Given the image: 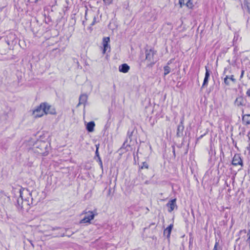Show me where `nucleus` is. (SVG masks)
I'll use <instances>...</instances> for the list:
<instances>
[{"label": "nucleus", "instance_id": "obj_1", "mask_svg": "<svg viewBox=\"0 0 250 250\" xmlns=\"http://www.w3.org/2000/svg\"><path fill=\"white\" fill-rule=\"evenodd\" d=\"M20 197L17 200L16 207L19 210H28L29 206L35 204L33 194H36V191L30 192L28 189L21 188L19 191Z\"/></svg>", "mask_w": 250, "mask_h": 250}, {"label": "nucleus", "instance_id": "obj_2", "mask_svg": "<svg viewBox=\"0 0 250 250\" xmlns=\"http://www.w3.org/2000/svg\"><path fill=\"white\" fill-rule=\"evenodd\" d=\"M37 149L36 150L37 153L43 156L47 155L48 152L47 145L45 142H40L39 146H37Z\"/></svg>", "mask_w": 250, "mask_h": 250}, {"label": "nucleus", "instance_id": "obj_3", "mask_svg": "<svg viewBox=\"0 0 250 250\" xmlns=\"http://www.w3.org/2000/svg\"><path fill=\"white\" fill-rule=\"evenodd\" d=\"M83 214H85V216L81 220L80 223L81 224L89 223L90 221L94 219L96 215V214L91 211H88L87 212L84 211Z\"/></svg>", "mask_w": 250, "mask_h": 250}, {"label": "nucleus", "instance_id": "obj_4", "mask_svg": "<svg viewBox=\"0 0 250 250\" xmlns=\"http://www.w3.org/2000/svg\"><path fill=\"white\" fill-rule=\"evenodd\" d=\"M43 107L45 106L42 103L33 111V114L35 118L41 117L45 114V109Z\"/></svg>", "mask_w": 250, "mask_h": 250}, {"label": "nucleus", "instance_id": "obj_5", "mask_svg": "<svg viewBox=\"0 0 250 250\" xmlns=\"http://www.w3.org/2000/svg\"><path fill=\"white\" fill-rule=\"evenodd\" d=\"M155 53V51L152 49H146L145 52L146 60L154 64L156 62V60L154 59Z\"/></svg>", "mask_w": 250, "mask_h": 250}, {"label": "nucleus", "instance_id": "obj_6", "mask_svg": "<svg viewBox=\"0 0 250 250\" xmlns=\"http://www.w3.org/2000/svg\"><path fill=\"white\" fill-rule=\"evenodd\" d=\"M242 160L238 154H235L232 161V164L234 166L241 165L242 166Z\"/></svg>", "mask_w": 250, "mask_h": 250}, {"label": "nucleus", "instance_id": "obj_7", "mask_svg": "<svg viewBox=\"0 0 250 250\" xmlns=\"http://www.w3.org/2000/svg\"><path fill=\"white\" fill-rule=\"evenodd\" d=\"M167 206L169 208L168 211L169 212H171L172 211H173L175 208H177V207L176 204V199L170 200L167 204Z\"/></svg>", "mask_w": 250, "mask_h": 250}, {"label": "nucleus", "instance_id": "obj_8", "mask_svg": "<svg viewBox=\"0 0 250 250\" xmlns=\"http://www.w3.org/2000/svg\"><path fill=\"white\" fill-rule=\"evenodd\" d=\"M43 104L44 105V106H45V107L44 108L45 109V111L44 112L45 114H54L55 113V110L54 108H52L50 105L46 103Z\"/></svg>", "mask_w": 250, "mask_h": 250}, {"label": "nucleus", "instance_id": "obj_9", "mask_svg": "<svg viewBox=\"0 0 250 250\" xmlns=\"http://www.w3.org/2000/svg\"><path fill=\"white\" fill-rule=\"evenodd\" d=\"M210 76L209 71L207 67H206V73L205 77L202 86V88H203L204 86H207L208 84V78Z\"/></svg>", "mask_w": 250, "mask_h": 250}, {"label": "nucleus", "instance_id": "obj_10", "mask_svg": "<svg viewBox=\"0 0 250 250\" xmlns=\"http://www.w3.org/2000/svg\"><path fill=\"white\" fill-rule=\"evenodd\" d=\"M184 126L183 125V119L181 120L180 124L178 125L177 129V135L180 136L182 135Z\"/></svg>", "mask_w": 250, "mask_h": 250}, {"label": "nucleus", "instance_id": "obj_11", "mask_svg": "<svg viewBox=\"0 0 250 250\" xmlns=\"http://www.w3.org/2000/svg\"><path fill=\"white\" fill-rule=\"evenodd\" d=\"M129 68V66L126 63H124L119 66V70L120 72L125 73L128 71Z\"/></svg>", "mask_w": 250, "mask_h": 250}, {"label": "nucleus", "instance_id": "obj_12", "mask_svg": "<svg viewBox=\"0 0 250 250\" xmlns=\"http://www.w3.org/2000/svg\"><path fill=\"white\" fill-rule=\"evenodd\" d=\"M173 228V225L170 224L168 227H167L164 231V234L166 235L167 238L170 237L172 229Z\"/></svg>", "mask_w": 250, "mask_h": 250}, {"label": "nucleus", "instance_id": "obj_13", "mask_svg": "<svg viewBox=\"0 0 250 250\" xmlns=\"http://www.w3.org/2000/svg\"><path fill=\"white\" fill-rule=\"evenodd\" d=\"M95 125V123L93 121L87 123L86 125V129L89 132H93L94 128Z\"/></svg>", "mask_w": 250, "mask_h": 250}, {"label": "nucleus", "instance_id": "obj_14", "mask_svg": "<svg viewBox=\"0 0 250 250\" xmlns=\"http://www.w3.org/2000/svg\"><path fill=\"white\" fill-rule=\"evenodd\" d=\"M242 121L246 125L250 124V114H246L243 116Z\"/></svg>", "mask_w": 250, "mask_h": 250}, {"label": "nucleus", "instance_id": "obj_15", "mask_svg": "<svg viewBox=\"0 0 250 250\" xmlns=\"http://www.w3.org/2000/svg\"><path fill=\"white\" fill-rule=\"evenodd\" d=\"M87 99V96L86 94H82L79 98V104H84Z\"/></svg>", "mask_w": 250, "mask_h": 250}, {"label": "nucleus", "instance_id": "obj_16", "mask_svg": "<svg viewBox=\"0 0 250 250\" xmlns=\"http://www.w3.org/2000/svg\"><path fill=\"white\" fill-rule=\"evenodd\" d=\"M243 103H244V100H243V98L241 97H239L236 98V99L235 101V104L237 106L243 105Z\"/></svg>", "mask_w": 250, "mask_h": 250}, {"label": "nucleus", "instance_id": "obj_17", "mask_svg": "<svg viewBox=\"0 0 250 250\" xmlns=\"http://www.w3.org/2000/svg\"><path fill=\"white\" fill-rule=\"evenodd\" d=\"M164 75L166 76L168 74H169L170 73L171 69H170V67L167 65L164 67Z\"/></svg>", "mask_w": 250, "mask_h": 250}, {"label": "nucleus", "instance_id": "obj_18", "mask_svg": "<svg viewBox=\"0 0 250 250\" xmlns=\"http://www.w3.org/2000/svg\"><path fill=\"white\" fill-rule=\"evenodd\" d=\"M109 42H110V38H109V37H107L104 38L103 40V46H104L105 45L108 44Z\"/></svg>", "mask_w": 250, "mask_h": 250}, {"label": "nucleus", "instance_id": "obj_19", "mask_svg": "<svg viewBox=\"0 0 250 250\" xmlns=\"http://www.w3.org/2000/svg\"><path fill=\"white\" fill-rule=\"evenodd\" d=\"M244 4L246 5L248 11L250 14V0H245Z\"/></svg>", "mask_w": 250, "mask_h": 250}, {"label": "nucleus", "instance_id": "obj_20", "mask_svg": "<svg viewBox=\"0 0 250 250\" xmlns=\"http://www.w3.org/2000/svg\"><path fill=\"white\" fill-rule=\"evenodd\" d=\"M104 46V48H103V54H105L106 51L107 50H108V51H110V45L109 44H107V45H105Z\"/></svg>", "mask_w": 250, "mask_h": 250}, {"label": "nucleus", "instance_id": "obj_21", "mask_svg": "<svg viewBox=\"0 0 250 250\" xmlns=\"http://www.w3.org/2000/svg\"><path fill=\"white\" fill-rule=\"evenodd\" d=\"M186 6L189 8H192L193 4L191 0H188L186 3Z\"/></svg>", "mask_w": 250, "mask_h": 250}, {"label": "nucleus", "instance_id": "obj_22", "mask_svg": "<svg viewBox=\"0 0 250 250\" xmlns=\"http://www.w3.org/2000/svg\"><path fill=\"white\" fill-rule=\"evenodd\" d=\"M247 236V239L246 240V242L249 245L250 247V229L249 230Z\"/></svg>", "mask_w": 250, "mask_h": 250}, {"label": "nucleus", "instance_id": "obj_23", "mask_svg": "<svg viewBox=\"0 0 250 250\" xmlns=\"http://www.w3.org/2000/svg\"><path fill=\"white\" fill-rule=\"evenodd\" d=\"M47 230H57V229H60V227H50V226H47Z\"/></svg>", "mask_w": 250, "mask_h": 250}, {"label": "nucleus", "instance_id": "obj_24", "mask_svg": "<svg viewBox=\"0 0 250 250\" xmlns=\"http://www.w3.org/2000/svg\"><path fill=\"white\" fill-rule=\"evenodd\" d=\"M229 78V77L228 76H227L224 79V83L226 85H228L229 84V83L228 80Z\"/></svg>", "mask_w": 250, "mask_h": 250}, {"label": "nucleus", "instance_id": "obj_25", "mask_svg": "<svg viewBox=\"0 0 250 250\" xmlns=\"http://www.w3.org/2000/svg\"><path fill=\"white\" fill-rule=\"evenodd\" d=\"M148 165L146 162H143L142 164V166L141 167V168H148Z\"/></svg>", "mask_w": 250, "mask_h": 250}, {"label": "nucleus", "instance_id": "obj_26", "mask_svg": "<svg viewBox=\"0 0 250 250\" xmlns=\"http://www.w3.org/2000/svg\"><path fill=\"white\" fill-rule=\"evenodd\" d=\"M98 149H99L98 146H96V150L95 152V154H96V156L99 158V157H100V155H99V153L98 152Z\"/></svg>", "mask_w": 250, "mask_h": 250}, {"label": "nucleus", "instance_id": "obj_27", "mask_svg": "<svg viewBox=\"0 0 250 250\" xmlns=\"http://www.w3.org/2000/svg\"><path fill=\"white\" fill-rule=\"evenodd\" d=\"M218 243L216 242L213 250H219L218 249Z\"/></svg>", "mask_w": 250, "mask_h": 250}, {"label": "nucleus", "instance_id": "obj_28", "mask_svg": "<svg viewBox=\"0 0 250 250\" xmlns=\"http://www.w3.org/2000/svg\"><path fill=\"white\" fill-rule=\"evenodd\" d=\"M229 79L231 80L234 83L235 82V81H236L235 79L234 78L233 75H231Z\"/></svg>", "mask_w": 250, "mask_h": 250}, {"label": "nucleus", "instance_id": "obj_29", "mask_svg": "<svg viewBox=\"0 0 250 250\" xmlns=\"http://www.w3.org/2000/svg\"><path fill=\"white\" fill-rule=\"evenodd\" d=\"M103 1L106 4H109L111 2L112 0H103Z\"/></svg>", "mask_w": 250, "mask_h": 250}, {"label": "nucleus", "instance_id": "obj_30", "mask_svg": "<svg viewBox=\"0 0 250 250\" xmlns=\"http://www.w3.org/2000/svg\"><path fill=\"white\" fill-rule=\"evenodd\" d=\"M184 0H179V4H180L181 7H182V5L184 4Z\"/></svg>", "mask_w": 250, "mask_h": 250}, {"label": "nucleus", "instance_id": "obj_31", "mask_svg": "<svg viewBox=\"0 0 250 250\" xmlns=\"http://www.w3.org/2000/svg\"><path fill=\"white\" fill-rule=\"evenodd\" d=\"M245 71L244 70H241V74L240 75V79H242L244 76Z\"/></svg>", "mask_w": 250, "mask_h": 250}, {"label": "nucleus", "instance_id": "obj_32", "mask_svg": "<svg viewBox=\"0 0 250 250\" xmlns=\"http://www.w3.org/2000/svg\"><path fill=\"white\" fill-rule=\"evenodd\" d=\"M246 94L248 96L250 97V88L247 91Z\"/></svg>", "mask_w": 250, "mask_h": 250}, {"label": "nucleus", "instance_id": "obj_33", "mask_svg": "<svg viewBox=\"0 0 250 250\" xmlns=\"http://www.w3.org/2000/svg\"><path fill=\"white\" fill-rule=\"evenodd\" d=\"M95 20H96V17H94V19H93V22H92V23L91 24V25H94L95 23Z\"/></svg>", "mask_w": 250, "mask_h": 250}, {"label": "nucleus", "instance_id": "obj_34", "mask_svg": "<svg viewBox=\"0 0 250 250\" xmlns=\"http://www.w3.org/2000/svg\"><path fill=\"white\" fill-rule=\"evenodd\" d=\"M99 159L100 165L101 166V167H102V160L101 159L100 157H99V159Z\"/></svg>", "mask_w": 250, "mask_h": 250}, {"label": "nucleus", "instance_id": "obj_35", "mask_svg": "<svg viewBox=\"0 0 250 250\" xmlns=\"http://www.w3.org/2000/svg\"><path fill=\"white\" fill-rule=\"evenodd\" d=\"M240 232H244L245 233H246L247 232V230L246 229H244V230H241Z\"/></svg>", "mask_w": 250, "mask_h": 250}]
</instances>
